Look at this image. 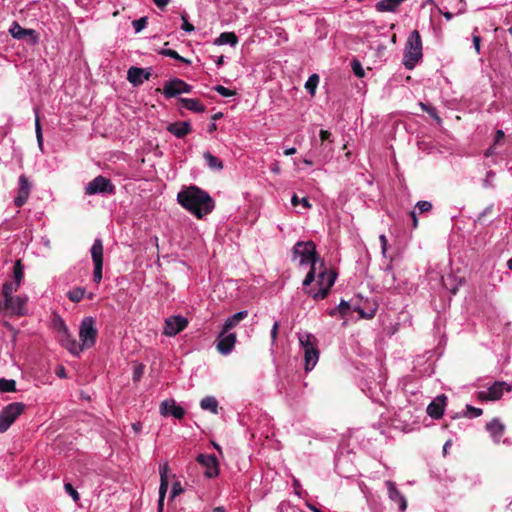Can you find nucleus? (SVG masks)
Listing matches in <instances>:
<instances>
[{"label":"nucleus","mask_w":512,"mask_h":512,"mask_svg":"<svg viewBox=\"0 0 512 512\" xmlns=\"http://www.w3.org/2000/svg\"><path fill=\"white\" fill-rule=\"evenodd\" d=\"M292 260L298 261L300 266H310L303 288L314 300L324 299L334 285L337 274L328 270L324 262L318 257L316 245L313 241H298L292 248Z\"/></svg>","instance_id":"obj_1"},{"label":"nucleus","mask_w":512,"mask_h":512,"mask_svg":"<svg viewBox=\"0 0 512 512\" xmlns=\"http://www.w3.org/2000/svg\"><path fill=\"white\" fill-rule=\"evenodd\" d=\"M178 203L198 219L210 214L215 208L214 199L197 186L182 189L177 194Z\"/></svg>","instance_id":"obj_2"},{"label":"nucleus","mask_w":512,"mask_h":512,"mask_svg":"<svg viewBox=\"0 0 512 512\" xmlns=\"http://www.w3.org/2000/svg\"><path fill=\"white\" fill-rule=\"evenodd\" d=\"M423 46L418 30H413L405 43L402 63L407 70H412L422 60Z\"/></svg>","instance_id":"obj_3"},{"label":"nucleus","mask_w":512,"mask_h":512,"mask_svg":"<svg viewBox=\"0 0 512 512\" xmlns=\"http://www.w3.org/2000/svg\"><path fill=\"white\" fill-rule=\"evenodd\" d=\"M298 339L304 352L305 371L309 372L314 369L319 360L317 339L314 335L307 332L299 333Z\"/></svg>","instance_id":"obj_4"},{"label":"nucleus","mask_w":512,"mask_h":512,"mask_svg":"<svg viewBox=\"0 0 512 512\" xmlns=\"http://www.w3.org/2000/svg\"><path fill=\"white\" fill-rule=\"evenodd\" d=\"M98 330L93 317H84L79 325V339L85 349L93 347L96 343Z\"/></svg>","instance_id":"obj_5"},{"label":"nucleus","mask_w":512,"mask_h":512,"mask_svg":"<svg viewBox=\"0 0 512 512\" xmlns=\"http://www.w3.org/2000/svg\"><path fill=\"white\" fill-rule=\"evenodd\" d=\"M25 405L21 402L10 403L0 411V433L9 429L15 420L23 413Z\"/></svg>","instance_id":"obj_6"},{"label":"nucleus","mask_w":512,"mask_h":512,"mask_svg":"<svg viewBox=\"0 0 512 512\" xmlns=\"http://www.w3.org/2000/svg\"><path fill=\"white\" fill-rule=\"evenodd\" d=\"M29 298L27 295H15L3 300V308L9 316L22 317L28 314Z\"/></svg>","instance_id":"obj_7"},{"label":"nucleus","mask_w":512,"mask_h":512,"mask_svg":"<svg viewBox=\"0 0 512 512\" xmlns=\"http://www.w3.org/2000/svg\"><path fill=\"white\" fill-rule=\"evenodd\" d=\"M85 194L86 195H111L115 193V185L112 181L102 175L95 177L85 186Z\"/></svg>","instance_id":"obj_8"},{"label":"nucleus","mask_w":512,"mask_h":512,"mask_svg":"<svg viewBox=\"0 0 512 512\" xmlns=\"http://www.w3.org/2000/svg\"><path fill=\"white\" fill-rule=\"evenodd\" d=\"M90 253L94 264L93 281L99 284L102 280L103 269V243L100 238L94 240Z\"/></svg>","instance_id":"obj_9"},{"label":"nucleus","mask_w":512,"mask_h":512,"mask_svg":"<svg viewBox=\"0 0 512 512\" xmlns=\"http://www.w3.org/2000/svg\"><path fill=\"white\" fill-rule=\"evenodd\" d=\"M188 326V319L181 315H173L165 319L163 334L174 337Z\"/></svg>","instance_id":"obj_10"},{"label":"nucleus","mask_w":512,"mask_h":512,"mask_svg":"<svg viewBox=\"0 0 512 512\" xmlns=\"http://www.w3.org/2000/svg\"><path fill=\"white\" fill-rule=\"evenodd\" d=\"M310 151L315 163L321 166L327 164L333 157V147L327 143L314 141Z\"/></svg>","instance_id":"obj_11"},{"label":"nucleus","mask_w":512,"mask_h":512,"mask_svg":"<svg viewBox=\"0 0 512 512\" xmlns=\"http://www.w3.org/2000/svg\"><path fill=\"white\" fill-rule=\"evenodd\" d=\"M192 86L181 79H172L164 84L163 94L166 98H172L183 93H190Z\"/></svg>","instance_id":"obj_12"},{"label":"nucleus","mask_w":512,"mask_h":512,"mask_svg":"<svg viewBox=\"0 0 512 512\" xmlns=\"http://www.w3.org/2000/svg\"><path fill=\"white\" fill-rule=\"evenodd\" d=\"M236 341L237 338L235 333L229 331L224 332V329H222L218 336L216 348L220 354L225 356L229 355L234 349Z\"/></svg>","instance_id":"obj_13"},{"label":"nucleus","mask_w":512,"mask_h":512,"mask_svg":"<svg viewBox=\"0 0 512 512\" xmlns=\"http://www.w3.org/2000/svg\"><path fill=\"white\" fill-rule=\"evenodd\" d=\"M60 328L63 332V338L61 339L62 345L73 355L78 356L85 349L82 343H78L75 338L69 333V330L65 323L60 320Z\"/></svg>","instance_id":"obj_14"},{"label":"nucleus","mask_w":512,"mask_h":512,"mask_svg":"<svg viewBox=\"0 0 512 512\" xmlns=\"http://www.w3.org/2000/svg\"><path fill=\"white\" fill-rule=\"evenodd\" d=\"M197 462L205 468L204 475L207 478H213V477L218 476L219 467H218V460L215 455L199 454L197 456Z\"/></svg>","instance_id":"obj_15"},{"label":"nucleus","mask_w":512,"mask_h":512,"mask_svg":"<svg viewBox=\"0 0 512 512\" xmlns=\"http://www.w3.org/2000/svg\"><path fill=\"white\" fill-rule=\"evenodd\" d=\"M9 33L18 40H24L29 37L31 44H36L39 41V34L36 30L23 28L18 22L12 23Z\"/></svg>","instance_id":"obj_16"},{"label":"nucleus","mask_w":512,"mask_h":512,"mask_svg":"<svg viewBox=\"0 0 512 512\" xmlns=\"http://www.w3.org/2000/svg\"><path fill=\"white\" fill-rule=\"evenodd\" d=\"M385 486L387 488V494L390 501L398 505L400 512H405L407 509V500L403 493L397 488L396 483L391 480H387L385 481Z\"/></svg>","instance_id":"obj_17"},{"label":"nucleus","mask_w":512,"mask_h":512,"mask_svg":"<svg viewBox=\"0 0 512 512\" xmlns=\"http://www.w3.org/2000/svg\"><path fill=\"white\" fill-rule=\"evenodd\" d=\"M160 414L164 417L172 416L180 420L185 416V410L177 405L174 399H166L160 404Z\"/></svg>","instance_id":"obj_18"},{"label":"nucleus","mask_w":512,"mask_h":512,"mask_svg":"<svg viewBox=\"0 0 512 512\" xmlns=\"http://www.w3.org/2000/svg\"><path fill=\"white\" fill-rule=\"evenodd\" d=\"M31 183L25 175H20L18 180V192L14 199L17 207H22L28 200L31 193Z\"/></svg>","instance_id":"obj_19"},{"label":"nucleus","mask_w":512,"mask_h":512,"mask_svg":"<svg viewBox=\"0 0 512 512\" xmlns=\"http://www.w3.org/2000/svg\"><path fill=\"white\" fill-rule=\"evenodd\" d=\"M504 389V382H495L488 389L480 391L478 393V398L484 401L499 400L503 395Z\"/></svg>","instance_id":"obj_20"},{"label":"nucleus","mask_w":512,"mask_h":512,"mask_svg":"<svg viewBox=\"0 0 512 512\" xmlns=\"http://www.w3.org/2000/svg\"><path fill=\"white\" fill-rule=\"evenodd\" d=\"M150 75L151 73L148 69L132 66L127 72V79L134 86H139L143 84L144 81L149 80Z\"/></svg>","instance_id":"obj_21"},{"label":"nucleus","mask_w":512,"mask_h":512,"mask_svg":"<svg viewBox=\"0 0 512 512\" xmlns=\"http://www.w3.org/2000/svg\"><path fill=\"white\" fill-rule=\"evenodd\" d=\"M447 397L444 394L437 396L427 407V414L434 418L439 419L444 414Z\"/></svg>","instance_id":"obj_22"},{"label":"nucleus","mask_w":512,"mask_h":512,"mask_svg":"<svg viewBox=\"0 0 512 512\" xmlns=\"http://www.w3.org/2000/svg\"><path fill=\"white\" fill-rule=\"evenodd\" d=\"M168 463L164 462L159 465V473H160V486H159V497L157 504L164 505V500L166 497V493L168 490Z\"/></svg>","instance_id":"obj_23"},{"label":"nucleus","mask_w":512,"mask_h":512,"mask_svg":"<svg viewBox=\"0 0 512 512\" xmlns=\"http://www.w3.org/2000/svg\"><path fill=\"white\" fill-rule=\"evenodd\" d=\"M486 429L490 433L494 442H499L504 434L505 426L498 418H494L492 421L487 423Z\"/></svg>","instance_id":"obj_24"},{"label":"nucleus","mask_w":512,"mask_h":512,"mask_svg":"<svg viewBox=\"0 0 512 512\" xmlns=\"http://www.w3.org/2000/svg\"><path fill=\"white\" fill-rule=\"evenodd\" d=\"M191 125L189 122H176L168 126V131L178 138H182L191 132Z\"/></svg>","instance_id":"obj_25"},{"label":"nucleus","mask_w":512,"mask_h":512,"mask_svg":"<svg viewBox=\"0 0 512 512\" xmlns=\"http://www.w3.org/2000/svg\"><path fill=\"white\" fill-rule=\"evenodd\" d=\"M406 0H381L375 7L378 12H396L398 7Z\"/></svg>","instance_id":"obj_26"},{"label":"nucleus","mask_w":512,"mask_h":512,"mask_svg":"<svg viewBox=\"0 0 512 512\" xmlns=\"http://www.w3.org/2000/svg\"><path fill=\"white\" fill-rule=\"evenodd\" d=\"M248 315L247 310L239 311L232 316H230L223 324L222 329H224V332L230 331L232 328L236 327L239 322L244 320Z\"/></svg>","instance_id":"obj_27"},{"label":"nucleus","mask_w":512,"mask_h":512,"mask_svg":"<svg viewBox=\"0 0 512 512\" xmlns=\"http://www.w3.org/2000/svg\"><path fill=\"white\" fill-rule=\"evenodd\" d=\"M179 102L182 107L196 113H203L205 106L198 100L193 98H180Z\"/></svg>","instance_id":"obj_28"},{"label":"nucleus","mask_w":512,"mask_h":512,"mask_svg":"<svg viewBox=\"0 0 512 512\" xmlns=\"http://www.w3.org/2000/svg\"><path fill=\"white\" fill-rule=\"evenodd\" d=\"M203 158L205 159L207 166L212 170L221 171L224 167L223 162L209 151H205L203 153Z\"/></svg>","instance_id":"obj_29"},{"label":"nucleus","mask_w":512,"mask_h":512,"mask_svg":"<svg viewBox=\"0 0 512 512\" xmlns=\"http://www.w3.org/2000/svg\"><path fill=\"white\" fill-rule=\"evenodd\" d=\"M214 43L216 45L229 44L231 46H235L238 43V37L233 32H223L219 35Z\"/></svg>","instance_id":"obj_30"},{"label":"nucleus","mask_w":512,"mask_h":512,"mask_svg":"<svg viewBox=\"0 0 512 512\" xmlns=\"http://www.w3.org/2000/svg\"><path fill=\"white\" fill-rule=\"evenodd\" d=\"M200 407L203 410L210 411L213 414L218 413V401L213 396H206L200 401Z\"/></svg>","instance_id":"obj_31"},{"label":"nucleus","mask_w":512,"mask_h":512,"mask_svg":"<svg viewBox=\"0 0 512 512\" xmlns=\"http://www.w3.org/2000/svg\"><path fill=\"white\" fill-rule=\"evenodd\" d=\"M86 289L83 287H74L67 292V297L70 301L74 303L80 302L85 298Z\"/></svg>","instance_id":"obj_32"},{"label":"nucleus","mask_w":512,"mask_h":512,"mask_svg":"<svg viewBox=\"0 0 512 512\" xmlns=\"http://www.w3.org/2000/svg\"><path fill=\"white\" fill-rule=\"evenodd\" d=\"M19 287L20 285L15 283L14 281L5 282L2 287L3 300L15 296L14 293L19 289Z\"/></svg>","instance_id":"obj_33"},{"label":"nucleus","mask_w":512,"mask_h":512,"mask_svg":"<svg viewBox=\"0 0 512 512\" xmlns=\"http://www.w3.org/2000/svg\"><path fill=\"white\" fill-rule=\"evenodd\" d=\"M24 277V267L21 260H16L13 266V281L21 285Z\"/></svg>","instance_id":"obj_34"},{"label":"nucleus","mask_w":512,"mask_h":512,"mask_svg":"<svg viewBox=\"0 0 512 512\" xmlns=\"http://www.w3.org/2000/svg\"><path fill=\"white\" fill-rule=\"evenodd\" d=\"M160 54H161V55H164V56H167V57H170V58H172V59H175V60L180 61V62L185 63V64H191V61H190V60H188V59H186V58H184V57L180 56V55L177 53V51L172 50V49H162V50L160 51Z\"/></svg>","instance_id":"obj_35"},{"label":"nucleus","mask_w":512,"mask_h":512,"mask_svg":"<svg viewBox=\"0 0 512 512\" xmlns=\"http://www.w3.org/2000/svg\"><path fill=\"white\" fill-rule=\"evenodd\" d=\"M319 83V76L317 74H312L308 78V80L305 83L306 90L311 94H315V90L317 88V85Z\"/></svg>","instance_id":"obj_36"},{"label":"nucleus","mask_w":512,"mask_h":512,"mask_svg":"<svg viewBox=\"0 0 512 512\" xmlns=\"http://www.w3.org/2000/svg\"><path fill=\"white\" fill-rule=\"evenodd\" d=\"M16 390V382L12 379H0V392H13Z\"/></svg>","instance_id":"obj_37"},{"label":"nucleus","mask_w":512,"mask_h":512,"mask_svg":"<svg viewBox=\"0 0 512 512\" xmlns=\"http://www.w3.org/2000/svg\"><path fill=\"white\" fill-rule=\"evenodd\" d=\"M383 272L385 273L386 277L391 278V282L385 280V282L389 284V288H394L395 274L393 272L392 259H390V262L387 264V266L383 268Z\"/></svg>","instance_id":"obj_38"},{"label":"nucleus","mask_w":512,"mask_h":512,"mask_svg":"<svg viewBox=\"0 0 512 512\" xmlns=\"http://www.w3.org/2000/svg\"><path fill=\"white\" fill-rule=\"evenodd\" d=\"M349 307H350L349 303L342 300L337 307L330 310L329 314L331 316H335L336 313L339 312L340 314L345 315L347 313V310L349 309Z\"/></svg>","instance_id":"obj_39"},{"label":"nucleus","mask_w":512,"mask_h":512,"mask_svg":"<svg viewBox=\"0 0 512 512\" xmlns=\"http://www.w3.org/2000/svg\"><path fill=\"white\" fill-rule=\"evenodd\" d=\"M213 89L222 97H232L236 94L234 90H230L222 85H216Z\"/></svg>","instance_id":"obj_40"},{"label":"nucleus","mask_w":512,"mask_h":512,"mask_svg":"<svg viewBox=\"0 0 512 512\" xmlns=\"http://www.w3.org/2000/svg\"><path fill=\"white\" fill-rule=\"evenodd\" d=\"M291 204L293 206H297L298 204H301L303 207H305L307 209L311 207V204L309 203L307 198L304 197L300 200L296 194H293V196L291 198Z\"/></svg>","instance_id":"obj_41"},{"label":"nucleus","mask_w":512,"mask_h":512,"mask_svg":"<svg viewBox=\"0 0 512 512\" xmlns=\"http://www.w3.org/2000/svg\"><path fill=\"white\" fill-rule=\"evenodd\" d=\"M64 489H65L66 493L69 494L75 502L79 501V499H80L79 493L74 489L72 484L65 483Z\"/></svg>","instance_id":"obj_42"},{"label":"nucleus","mask_w":512,"mask_h":512,"mask_svg":"<svg viewBox=\"0 0 512 512\" xmlns=\"http://www.w3.org/2000/svg\"><path fill=\"white\" fill-rule=\"evenodd\" d=\"M320 143H327L332 146L331 133L328 130L321 129L319 132Z\"/></svg>","instance_id":"obj_43"},{"label":"nucleus","mask_w":512,"mask_h":512,"mask_svg":"<svg viewBox=\"0 0 512 512\" xmlns=\"http://www.w3.org/2000/svg\"><path fill=\"white\" fill-rule=\"evenodd\" d=\"M467 414L470 418H476L482 415V409L473 407L471 405L466 406Z\"/></svg>","instance_id":"obj_44"},{"label":"nucleus","mask_w":512,"mask_h":512,"mask_svg":"<svg viewBox=\"0 0 512 512\" xmlns=\"http://www.w3.org/2000/svg\"><path fill=\"white\" fill-rule=\"evenodd\" d=\"M34 112H35V133H36V137L43 136L42 135V128H41V124H40V119H39V109L35 108Z\"/></svg>","instance_id":"obj_45"},{"label":"nucleus","mask_w":512,"mask_h":512,"mask_svg":"<svg viewBox=\"0 0 512 512\" xmlns=\"http://www.w3.org/2000/svg\"><path fill=\"white\" fill-rule=\"evenodd\" d=\"M181 18H182V21H183V23L181 25V29L184 30L187 33H191L192 31H194V26L191 23H189L186 15L182 14Z\"/></svg>","instance_id":"obj_46"},{"label":"nucleus","mask_w":512,"mask_h":512,"mask_svg":"<svg viewBox=\"0 0 512 512\" xmlns=\"http://www.w3.org/2000/svg\"><path fill=\"white\" fill-rule=\"evenodd\" d=\"M416 207L421 213L428 212L432 209V204L429 201H418Z\"/></svg>","instance_id":"obj_47"},{"label":"nucleus","mask_w":512,"mask_h":512,"mask_svg":"<svg viewBox=\"0 0 512 512\" xmlns=\"http://www.w3.org/2000/svg\"><path fill=\"white\" fill-rule=\"evenodd\" d=\"M132 25H133V28H134L135 32L138 33L142 29L145 28V26H146V18L144 17V18H140L138 20H134Z\"/></svg>","instance_id":"obj_48"},{"label":"nucleus","mask_w":512,"mask_h":512,"mask_svg":"<svg viewBox=\"0 0 512 512\" xmlns=\"http://www.w3.org/2000/svg\"><path fill=\"white\" fill-rule=\"evenodd\" d=\"M352 69H353V72H354V74L356 76H358V77H363L364 76V70H363V68H362V66H361L359 61L354 60L352 62Z\"/></svg>","instance_id":"obj_49"},{"label":"nucleus","mask_w":512,"mask_h":512,"mask_svg":"<svg viewBox=\"0 0 512 512\" xmlns=\"http://www.w3.org/2000/svg\"><path fill=\"white\" fill-rule=\"evenodd\" d=\"M379 241H380V244H381V254L383 257H386L387 256V245H388V240L386 238V236L384 234H381L379 236Z\"/></svg>","instance_id":"obj_50"},{"label":"nucleus","mask_w":512,"mask_h":512,"mask_svg":"<svg viewBox=\"0 0 512 512\" xmlns=\"http://www.w3.org/2000/svg\"><path fill=\"white\" fill-rule=\"evenodd\" d=\"M421 107L422 109L427 112L429 115H431L433 118L437 119L438 121H440V118L438 117L437 115V112H436V109L432 106H429V105H426V104H423L421 103Z\"/></svg>","instance_id":"obj_51"},{"label":"nucleus","mask_w":512,"mask_h":512,"mask_svg":"<svg viewBox=\"0 0 512 512\" xmlns=\"http://www.w3.org/2000/svg\"><path fill=\"white\" fill-rule=\"evenodd\" d=\"M279 329V322L276 320L271 328V343L275 344Z\"/></svg>","instance_id":"obj_52"},{"label":"nucleus","mask_w":512,"mask_h":512,"mask_svg":"<svg viewBox=\"0 0 512 512\" xmlns=\"http://www.w3.org/2000/svg\"><path fill=\"white\" fill-rule=\"evenodd\" d=\"M182 492H183V488H182L180 482L173 483L172 492H171L172 499L175 498L177 495L181 494Z\"/></svg>","instance_id":"obj_53"},{"label":"nucleus","mask_w":512,"mask_h":512,"mask_svg":"<svg viewBox=\"0 0 512 512\" xmlns=\"http://www.w3.org/2000/svg\"><path fill=\"white\" fill-rule=\"evenodd\" d=\"M495 176V173L493 171H488L486 174V178L484 180V186L485 187H493V178Z\"/></svg>","instance_id":"obj_54"},{"label":"nucleus","mask_w":512,"mask_h":512,"mask_svg":"<svg viewBox=\"0 0 512 512\" xmlns=\"http://www.w3.org/2000/svg\"><path fill=\"white\" fill-rule=\"evenodd\" d=\"M55 374L61 378V379H65L67 378V374H66V369L64 366L62 365H58L56 368H55Z\"/></svg>","instance_id":"obj_55"},{"label":"nucleus","mask_w":512,"mask_h":512,"mask_svg":"<svg viewBox=\"0 0 512 512\" xmlns=\"http://www.w3.org/2000/svg\"><path fill=\"white\" fill-rule=\"evenodd\" d=\"M303 163L308 166L316 164L314 157L311 156V151H309L308 154L303 158Z\"/></svg>","instance_id":"obj_56"},{"label":"nucleus","mask_w":512,"mask_h":512,"mask_svg":"<svg viewBox=\"0 0 512 512\" xmlns=\"http://www.w3.org/2000/svg\"><path fill=\"white\" fill-rule=\"evenodd\" d=\"M153 2L158 8L163 10L169 4L170 0H153Z\"/></svg>","instance_id":"obj_57"},{"label":"nucleus","mask_w":512,"mask_h":512,"mask_svg":"<svg viewBox=\"0 0 512 512\" xmlns=\"http://www.w3.org/2000/svg\"><path fill=\"white\" fill-rule=\"evenodd\" d=\"M504 136H505V135H504V132H503L502 130H500V129H499V130H497V131L495 132L494 144H497V143H499L501 140H503V139H504Z\"/></svg>","instance_id":"obj_58"},{"label":"nucleus","mask_w":512,"mask_h":512,"mask_svg":"<svg viewBox=\"0 0 512 512\" xmlns=\"http://www.w3.org/2000/svg\"><path fill=\"white\" fill-rule=\"evenodd\" d=\"M142 368L141 367H137L134 369V372H133V380L134 381H137L141 378L142 376Z\"/></svg>","instance_id":"obj_59"},{"label":"nucleus","mask_w":512,"mask_h":512,"mask_svg":"<svg viewBox=\"0 0 512 512\" xmlns=\"http://www.w3.org/2000/svg\"><path fill=\"white\" fill-rule=\"evenodd\" d=\"M473 46L477 53H480V37L473 36Z\"/></svg>","instance_id":"obj_60"},{"label":"nucleus","mask_w":512,"mask_h":512,"mask_svg":"<svg viewBox=\"0 0 512 512\" xmlns=\"http://www.w3.org/2000/svg\"><path fill=\"white\" fill-rule=\"evenodd\" d=\"M359 313H360L361 317L367 318V319H370V318L374 317V315H375V311L374 310L371 311L370 313H367V314L364 313L363 310H359Z\"/></svg>","instance_id":"obj_61"},{"label":"nucleus","mask_w":512,"mask_h":512,"mask_svg":"<svg viewBox=\"0 0 512 512\" xmlns=\"http://www.w3.org/2000/svg\"><path fill=\"white\" fill-rule=\"evenodd\" d=\"M296 153V148L290 147L284 150V155L290 156Z\"/></svg>","instance_id":"obj_62"},{"label":"nucleus","mask_w":512,"mask_h":512,"mask_svg":"<svg viewBox=\"0 0 512 512\" xmlns=\"http://www.w3.org/2000/svg\"><path fill=\"white\" fill-rule=\"evenodd\" d=\"M410 216H411V218L413 220V226L417 227L418 221H417V217H416V212L415 211H411L410 212Z\"/></svg>","instance_id":"obj_63"},{"label":"nucleus","mask_w":512,"mask_h":512,"mask_svg":"<svg viewBox=\"0 0 512 512\" xmlns=\"http://www.w3.org/2000/svg\"><path fill=\"white\" fill-rule=\"evenodd\" d=\"M307 507L309 510H311L312 512H322L320 509H318L315 505L313 504H310V503H307Z\"/></svg>","instance_id":"obj_64"}]
</instances>
